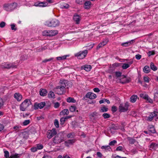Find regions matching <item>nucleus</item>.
Returning a JSON list of instances; mask_svg holds the SVG:
<instances>
[{
    "mask_svg": "<svg viewBox=\"0 0 158 158\" xmlns=\"http://www.w3.org/2000/svg\"><path fill=\"white\" fill-rule=\"evenodd\" d=\"M19 156V155L18 154L15 153V154L13 155L10 156V158H18Z\"/></svg>",
    "mask_w": 158,
    "mask_h": 158,
    "instance_id": "nucleus-44",
    "label": "nucleus"
},
{
    "mask_svg": "<svg viewBox=\"0 0 158 158\" xmlns=\"http://www.w3.org/2000/svg\"><path fill=\"white\" fill-rule=\"evenodd\" d=\"M137 96L136 95H132L130 98V101L132 103H134L136 101Z\"/></svg>",
    "mask_w": 158,
    "mask_h": 158,
    "instance_id": "nucleus-24",
    "label": "nucleus"
},
{
    "mask_svg": "<svg viewBox=\"0 0 158 158\" xmlns=\"http://www.w3.org/2000/svg\"><path fill=\"white\" fill-rule=\"evenodd\" d=\"M1 67L2 68L9 69L10 68H16V66L13 65L12 64H8L6 63L4 64L1 65Z\"/></svg>",
    "mask_w": 158,
    "mask_h": 158,
    "instance_id": "nucleus-14",
    "label": "nucleus"
},
{
    "mask_svg": "<svg viewBox=\"0 0 158 158\" xmlns=\"http://www.w3.org/2000/svg\"><path fill=\"white\" fill-rule=\"evenodd\" d=\"M59 21L57 19H53L50 21H46L45 25L48 27H55L59 26Z\"/></svg>",
    "mask_w": 158,
    "mask_h": 158,
    "instance_id": "nucleus-2",
    "label": "nucleus"
},
{
    "mask_svg": "<svg viewBox=\"0 0 158 158\" xmlns=\"http://www.w3.org/2000/svg\"><path fill=\"white\" fill-rule=\"evenodd\" d=\"M88 53V51L87 50L82 51H80L75 54V56L77 57V59H81L85 57Z\"/></svg>",
    "mask_w": 158,
    "mask_h": 158,
    "instance_id": "nucleus-5",
    "label": "nucleus"
},
{
    "mask_svg": "<svg viewBox=\"0 0 158 158\" xmlns=\"http://www.w3.org/2000/svg\"><path fill=\"white\" fill-rule=\"evenodd\" d=\"M139 96L141 98H142L145 100L147 98H148V95L145 93H144L140 94Z\"/></svg>",
    "mask_w": 158,
    "mask_h": 158,
    "instance_id": "nucleus-35",
    "label": "nucleus"
},
{
    "mask_svg": "<svg viewBox=\"0 0 158 158\" xmlns=\"http://www.w3.org/2000/svg\"><path fill=\"white\" fill-rule=\"evenodd\" d=\"M91 3L90 1L85 2L84 3V8L86 9H88L90 7Z\"/></svg>",
    "mask_w": 158,
    "mask_h": 158,
    "instance_id": "nucleus-23",
    "label": "nucleus"
},
{
    "mask_svg": "<svg viewBox=\"0 0 158 158\" xmlns=\"http://www.w3.org/2000/svg\"><path fill=\"white\" fill-rule=\"evenodd\" d=\"M130 67L129 65L128 64L126 63H124L122 66V68L123 69H126Z\"/></svg>",
    "mask_w": 158,
    "mask_h": 158,
    "instance_id": "nucleus-40",
    "label": "nucleus"
},
{
    "mask_svg": "<svg viewBox=\"0 0 158 158\" xmlns=\"http://www.w3.org/2000/svg\"><path fill=\"white\" fill-rule=\"evenodd\" d=\"M31 102L30 100L25 99L20 106V110L22 111H25L27 108L31 104Z\"/></svg>",
    "mask_w": 158,
    "mask_h": 158,
    "instance_id": "nucleus-1",
    "label": "nucleus"
},
{
    "mask_svg": "<svg viewBox=\"0 0 158 158\" xmlns=\"http://www.w3.org/2000/svg\"><path fill=\"white\" fill-rule=\"evenodd\" d=\"M66 89L60 86H58L55 88V92L58 94H63L65 92Z\"/></svg>",
    "mask_w": 158,
    "mask_h": 158,
    "instance_id": "nucleus-7",
    "label": "nucleus"
},
{
    "mask_svg": "<svg viewBox=\"0 0 158 158\" xmlns=\"http://www.w3.org/2000/svg\"><path fill=\"white\" fill-rule=\"evenodd\" d=\"M45 105V103L44 102H42L40 103H35L34 106V108L35 110H37L38 108L41 109Z\"/></svg>",
    "mask_w": 158,
    "mask_h": 158,
    "instance_id": "nucleus-10",
    "label": "nucleus"
},
{
    "mask_svg": "<svg viewBox=\"0 0 158 158\" xmlns=\"http://www.w3.org/2000/svg\"><path fill=\"white\" fill-rule=\"evenodd\" d=\"M76 2L80 4H82L84 2V0H76Z\"/></svg>",
    "mask_w": 158,
    "mask_h": 158,
    "instance_id": "nucleus-54",
    "label": "nucleus"
},
{
    "mask_svg": "<svg viewBox=\"0 0 158 158\" xmlns=\"http://www.w3.org/2000/svg\"><path fill=\"white\" fill-rule=\"evenodd\" d=\"M30 122V121L29 120H25L23 123V125L26 126L28 125L29 123Z\"/></svg>",
    "mask_w": 158,
    "mask_h": 158,
    "instance_id": "nucleus-52",
    "label": "nucleus"
},
{
    "mask_svg": "<svg viewBox=\"0 0 158 158\" xmlns=\"http://www.w3.org/2000/svg\"><path fill=\"white\" fill-rule=\"evenodd\" d=\"M108 41L107 40H105L102 42L100 43L97 46V49L98 50L106 45Z\"/></svg>",
    "mask_w": 158,
    "mask_h": 158,
    "instance_id": "nucleus-18",
    "label": "nucleus"
},
{
    "mask_svg": "<svg viewBox=\"0 0 158 158\" xmlns=\"http://www.w3.org/2000/svg\"><path fill=\"white\" fill-rule=\"evenodd\" d=\"M102 116L104 118H107L110 117V115L106 113L103 114H102Z\"/></svg>",
    "mask_w": 158,
    "mask_h": 158,
    "instance_id": "nucleus-41",
    "label": "nucleus"
},
{
    "mask_svg": "<svg viewBox=\"0 0 158 158\" xmlns=\"http://www.w3.org/2000/svg\"><path fill=\"white\" fill-rule=\"evenodd\" d=\"M56 131L55 129H53L52 130H48L47 133V138L49 139H50L53 136L56 135Z\"/></svg>",
    "mask_w": 158,
    "mask_h": 158,
    "instance_id": "nucleus-8",
    "label": "nucleus"
},
{
    "mask_svg": "<svg viewBox=\"0 0 158 158\" xmlns=\"http://www.w3.org/2000/svg\"><path fill=\"white\" fill-rule=\"evenodd\" d=\"M69 5L67 4H64L62 5H61V8H62L67 9L69 8Z\"/></svg>",
    "mask_w": 158,
    "mask_h": 158,
    "instance_id": "nucleus-45",
    "label": "nucleus"
},
{
    "mask_svg": "<svg viewBox=\"0 0 158 158\" xmlns=\"http://www.w3.org/2000/svg\"><path fill=\"white\" fill-rule=\"evenodd\" d=\"M69 112L68 109H65L60 112V114L64 115H67L68 114Z\"/></svg>",
    "mask_w": 158,
    "mask_h": 158,
    "instance_id": "nucleus-29",
    "label": "nucleus"
},
{
    "mask_svg": "<svg viewBox=\"0 0 158 158\" xmlns=\"http://www.w3.org/2000/svg\"><path fill=\"white\" fill-rule=\"evenodd\" d=\"M120 82L122 84H125L130 82V78L129 77H127L124 75H122L121 78L120 79Z\"/></svg>",
    "mask_w": 158,
    "mask_h": 158,
    "instance_id": "nucleus-9",
    "label": "nucleus"
},
{
    "mask_svg": "<svg viewBox=\"0 0 158 158\" xmlns=\"http://www.w3.org/2000/svg\"><path fill=\"white\" fill-rule=\"evenodd\" d=\"M3 105V102L2 98H0V109Z\"/></svg>",
    "mask_w": 158,
    "mask_h": 158,
    "instance_id": "nucleus-64",
    "label": "nucleus"
},
{
    "mask_svg": "<svg viewBox=\"0 0 158 158\" xmlns=\"http://www.w3.org/2000/svg\"><path fill=\"white\" fill-rule=\"evenodd\" d=\"M127 139L129 141V144L131 145L134 144L136 141L135 139L129 137H127Z\"/></svg>",
    "mask_w": 158,
    "mask_h": 158,
    "instance_id": "nucleus-25",
    "label": "nucleus"
},
{
    "mask_svg": "<svg viewBox=\"0 0 158 158\" xmlns=\"http://www.w3.org/2000/svg\"><path fill=\"white\" fill-rule=\"evenodd\" d=\"M117 110V108L116 106H113L112 107V111L113 112H115Z\"/></svg>",
    "mask_w": 158,
    "mask_h": 158,
    "instance_id": "nucleus-61",
    "label": "nucleus"
},
{
    "mask_svg": "<svg viewBox=\"0 0 158 158\" xmlns=\"http://www.w3.org/2000/svg\"><path fill=\"white\" fill-rule=\"evenodd\" d=\"M158 145L154 143H152L150 145V148L152 149L155 150L158 147Z\"/></svg>",
    "mask_w": 158,
    "mask_h": 158,
    "instance_id": "nucleus-28",
    "label": "nucleus"
},
{
    "mask_svg": "<svg viewBox=\"0 0 158 158\" xmlns=\"http://www.w3.org/2000/svg\"><path fill=\"white\" fill-rule=\"evenodd\" d=\"M143 80L145 82L148 83L149 82V78L147 76H145L143 77Z\"/></svg>",
    "mask_w": 158,
    "mask_h": 158,
    "instance_id": "nucleus-53",
    "label": "nucleus"
},
{
    "mask_svg": "<svg viewBox=\"0 0 158 158\" xmlns=\"http://www.w3.org/2000/svg\"><path fill=\"white\" fill-rule=\"evenodd\" d=\"M76 141L75 139H70L65 141V145L68 147H69V144H73Z\"/></svg>",
    "mask_w": 158,
    "mask_h": 158,
    "instance_id": "nucleus-17",
    "label": "nucleus"
},
{
    "mask_svg": "<svg viewBox=\"0 0 158 158\" xmlns=\"http://www.w3.org/2000/svg\"><path fill=\"white\" fill-rule=\"evenodd\" d=\"M156 130L152 125H151L149 127V132L152 133H154L156 132Z\"/></svg>",
    "mask_w": 158,
    "mask_h": 158,
    "instance_id": "nucleus-26",
    "label": "nucleus"
},
{
    "mask_svg": "<svg viewBox=\"0 0 158 158\" xmlns=\"http://www.w3.org/2000/svg\"><path fill=\"white\" fill-rule=\"evenodd\" d=\"M129 106V103L127 102L124 104H120L119 106V110L121 112H124L128 110Z\"/></svg>",
    "mask_w": 158,
    "mask_h": 158,
    "instance_id": "nucleus-6",
    "label": "nucleus"
},
{
    "mask_svg": "<svg viewBox=\"0 0 158 158\" xmlns=\"http://www.w3.org/2000/svg\"><path fill=\"white\" fill-rule=\"evenodd\" d=\"M117 143V141L115 140H114L110 142L109 143V146H114L115 144Z\"/></svg>",
    "mask_w": 158,
    "mask_h": 158,
    "instance_id": "nucleus-47",
    "label": "nucleus"
},
{
    "mask_svg": "<svg viewBox=\"0 0 158 158\" xmlns=\"http://www.w3.org/2000/svg\"><path fill=\"white\" fill-rule=\"evenodd\" d=\"M60 106V104L58 102L54 103V107L55 108H58Z\"/></svg>",
    "mask_w": 158,
    "mask_h": 158,
    "instance_id": "nucleus-63",
    "label": "nucleus"
},
{
    "mask_svg": "<svg viewBox=\"0 0 158 158\" xmlns=\"http://www.w3.org/2000/svg\"><path fill=\"white\" fill-rule=\"evenodd\" d=\"M53 59V58H50V59H45L44 60H43L42 61V62H44V63H46V62L50 61H51V60H52Z\"/></svg>",
    "mask_w": 158,
    "mask_h": 158,
    "instance_id": "nucleus-62",
    "label": "nucleus"
},
{
    "mask_svg": "<svg viewBox=\"0 0 158 158\" xmlns=\"http://www.w3.org/2000/svg\"><path fill=\"white\" fill-rule=\"evenodd\" d=\"M14 98L18 102L21 101L22 98V95L19 93H15L14 95Z\"/></svg>",
    "mask_w": 158,
    "mask_h": 158,
    "instance_id": "nucleus-15",
    "label": "nucleus"
},
{
    "mask_svg": "<svg viewBox=\"0 0 158 158\" xmlns=\"http://www.w3.org/2000/svg\"><path fill=\"white\" fill-rule=\"evenodd\" d=\"M48 92L45 89H41L40 90V94L42 96H45L47 95Z\"/></svg>",
    "mask_w": 158,
    "mask_h": 158,
    "instance_id": "nucleus-20",
    "label": "nucleus"
},
{
    "mask_svg": "<svg viewBox=\"0 0 158 158\" xmlns=\"http://www.w3.org/2000/svg\"><path fill=\"white\" fill-rule=\"evenodd\" d=\"M85 97L90 99H94L96 98L97 96L96 94L93 93L89 92L86 94Z\"/></svg>",
    "mask_w": 158,
    "mask_h": 158,
    "instance_id": "nucleus-13",
    "label": "nucleus"
},
{
    "mask_svg": "<svg viewBox=\"0 0 158 158\" xmlns=\"http://www.w3.org/2000/svg\"><path fill=\"white\" fill-rule=\"evenodd\" d=\"M150 68L152 70L154 71L156 70L157 69L154 64L152 62H151L150 63Z\"/></svg>",
    "mask_w": 158,
    "mask_h": 158,
    "instance_id": "nucleus-34",
    "label": "nucleus"
},
{
    "mask_svg": "<svg viewBox=\"0 0 158 158\" xmlns=\"http://www.w3.org/2000/svg\"><path fill=\"white\" fill-rule=\"evenodd\" d=\"M108 110V108L105 106H103L101 108L100 111L102 112H106Z\"/></svg>",
    "mask_w": 158,
    "mask_h": 158,
    "instance_id": "nucleus-39",
    "label": "nucleus"
},
{
    "mask_svg": "<svg viewBox=\"0 0 158 158\" xmlns=\"http://www.w3.org/2000/svg\"><path fill=\"white\" fill-rule=\"evenodd\" d=\"M102 149H104L105 151H110L111 148L109 145L103 146L101 147Z\"/></svg>",
    "mask_w": 158,
    "mask_h": 158,
    "instance_id": "nucleus-27",
    "label": "nucleus"
},
{
    "mask_svg": "<svg viewBox=\"0 0 158 158\" xmlns=\"http://www.w3.org/2000/svg\"><path fill=\"white\" fill-rule=\"evenodd\" d=\"M67 101L68 102L75 103L76 102V100L73 98L69 97L67 99Z\"/></svg>",
    "mask_w": 158,
    "mask_h": 158,
    "instance_id": "nucleus-33",
    "label": "nucleus"
},
{
    "mask_svg": "<svg viewBox=\"0 0 158 158\" xmlns=\"http://www.w3.org/2000/svg\"><path fill=\"white\" fill-rule=\"evenodd\" d=\"M143 71L146 73H148L150 71V69L148 66H145L143 68Z\"/></svg>",
    "mask_w": 158,
    "mask_h": 158,
    "instance_id": "nucleus-31",
    "label": "nucleus"
},
{
    "mask_svg": "<svg viewBox=\"0 0 158 158\" xmlns=\"http://www.w3.org/2000/svg\"><path fill=\"white\" fill-rule=\"evenodd\" d=\"M37 149L38 150H41L43 148V146L41 144H38L36 145Z\"/></svg>",
    "mask_w": 158,
    "mask_h": 158,
    "instance_id": "nucleus-37",
    "label": "nucleus"
},
{
    "mask_svg": "<svg viewBox=\"0 0 158 158\" xmlns=\"http://www.w3.org/2000/svg\"><path fill=\"white\" fill-rule=\"evenodd\" d=\"M48 96L49 98H54L55 95L52 91H50L48 94Z\"/></svg>",
    "mask_w": 158,
    "mask_h": 158,
    "instance_id": "nucleus-36",
    "label": "nucleus"
},
{
    "mask_svg": "<svg viewBox=\"0 0 158 158\" xmlns=\"http://www.w3.org/2000/svg\"><path fill=\"white\" fill-rule=\"evenodd\" d=\"M135 42V40H131V41L129 42H125L124 43H123L121 45L123 46L127 47L128 45H130L132 43H134Z\"/></svg>",
    "mask_w": 158,
    "mask_h": 158,
    "instance_id": "nucleus-22",
    "label": "nucleus"
},
{
    "mask_svg": "<svg viewBox=\"0 0 158 158\" xmlns=\"http://www.w3.org/2000/svg\"><path fill=\"white\" fill-rule=\"evenodd\" d=\"M17 6V4L14 2L11 4H5L4 5L5 10L7 11H12L16 8Z\"/></svg>",
    "mask_w": 158,
    "mask_h": 158,
    "instance_id": "nucleus-3",
    "label": "nucleus"
},
{
    "mask_svg": "<svg viewBox=\"0 0 158 158\" xmlns=\"http://www.w3.org/2000/svg\"><path fill=\"white\" fill-rule=\"evenodd\" d=\"M54 125L56 127H59V122L57 119H55L54 121Z\"/></svg>",
    "mask_w": 158,
    "mask_h": 158,
    "instance_id": "nucleus-50",
    "label": "nucleus"
},
{
    "mask_svg": "<svg viewBox=\"0 0 158 158\" xmlns=\"http://www.w3.org/2000/svg\"><path fill=\"white\" fill-rule=\"evenodd\" d=\"M135 57L136 59L138 60H139L141 59V56L138 54L135 55Z\"/></svg>",
    "mask_w": 158,
    "mask_h": 158,
    "instance_id": "nucleus-60",
    "label": "nucleus"
},
{
    "mask_svg": "<svg viewBox=\"0 0 158 158\" xmlns=\"http://www.w3.org/2000/svg\"><path fill=\"white\" fill-rule=\"evenodd\" d=\"M48 5V3L45 2H39V7H45L47 6Z\"/></svg>",
    "mask_w": 158,
    "mask_h": 158,
    "instance_id": "nucleus-30",
    "label": "nucleus"
},
{
    "mask_svg": "<svg viewBox=\"0 0 158 158\" xmlns=\"http://www.w3.org/2000/svg\"><path fill=\"white\" fill-rule=\"evenodd\" d=\"M146 100H147V101H148V102L152 103L153 102V100L152 99L150 98L148 96V98H147L145 99Z\"/></svg>",
    "mask_w": 158,
    "mask_h": 158,
    "instance_id": "nucleus-59",
    "label": "nucleus"
},
{
    "mask_svg": "<svg viewBox=\"0 0 158 158\" xmlns=\"http://www.w3.org/2000/svg\"><path fill=\"white\" fill-rule=\"evenodd\" d=\"M10 26L12 30L15 31L17 30V28L15 27V25L14 24H11Z\"/></svg>",
    "mask_w": 158,
    "mask_h": 158,
    "instance_id": "nucleus-46",
    "label": "nucleus"
},
{
    "mask_svg": "<svg viewBox=\"0 0 158 158\" xmlns=\"http://www.w3.org/2000/svg\"><path fill=\"white\" fill-rule=\"evenodd\" d=\"M69 55H64L62 56H59L56 57L57 60H65L66 59L67 57L69 56Z\"/></svg>",
    "mask_w": 158,
    "mask_h": 158,
    "instance_id": "nucleus-32",
    "label": "nucleus"
},
{
    "mask_svg": "<svg viewBox=\"0 0 158 158\" xmlns=\"http://www.w3.org/2000/svg\"><path fill=\"white\" fill-rule=\"evenodd\" d=\"M75 134L74 133H70L68 134L67 135V137L68 138H73L75 136Z\"/></svg>",
    "mask_w": 158,
    "mask_h": 158,
    "instance_id": "nucleus-38",
    "label": "nucleus"
},
{
    "mask_svg": "<svg viewBox=\"0 0 158 158\" xmlns=\"http://www.w3.org/2000/svg\"><path fill=\"white\" fill-rule=\"evenodd\" d=\"M31 150L32 152H34L36 151L37 150V149L36 146H35L31 148Z\"/></svg>",
    "mask_w": 158,
    "mask_h": 158,
    "instance_id": "nucleus-58",
    "label": "nucleus"
},
{
    "mask_svg": "<svg viewBox=\"0 0 158 158\" xmlns=\"http://www.w3.org/2000/svg\"><path fill=\"white\" fill-rule=\"evenodd\" d=\"M115 74L116 76L117 77H121L122 75H121L122 74V73L120 72H115Z\"/></svg>",
    "mask_w": 158,
    "mask_h": 158,
    "instance_id": "nucleus-48",
    "label": "nucleus"
},
{
    "mask_svg": "<svg viewBox=\"0 0 158 158\" xmlns=\"http://www.w3.org/2000/svg\"><path fill=\"white\" fill-rule=\"evenodd\" d=\"M76 107L75 106H71L69 108V110L70 111L73 112L75 111Z\"/></svg>",
    "mask_w": 158,
    "mask_h": 158,
    "instance_id": "nucleus-43",
    "label": "nucleus"
},
{
    "mask_svg": "<svg viewBox=\"0 0 158 158\" xmlns=\"http://www.w3.org/2000/svg\"><path fill=\"white\" fill-rule=\"evenodd\" d=\"M123 147L121 146H119L116 149V150L117 151H123Z\"/></svg>",
    "mask_w": 158,
    "mask_h": 158,
    "instance_id": "nucleus-56",
    "label": "nucleus"
},
{
    "mask_svg": "<svg viewBox=\"0 0 158 158\" xmlns=\"http://www.w3.org/2000/svg\"><path fill=\"white\" fill-rule=\"evenodd\" d=\"M65 121V118H60V123L61 125H63L64 124Z\"/></svg>",
    "mask_w": 158,
    "mask_h": 158,
    "instance_id": "nucleus-49",
    "label": "nucleus"
},
{
    "mask_svg": "<svg viewBox=\"0 0 158 158\" xmlns=\"http://www.w3.org/2000/svg\"><path fill=\"white\" fill-rule=\"evenodd\" d=\"M64 139L62 138H60L58 135H56L54 138L53 139V142L56 144H58L63 141Z\"/></svg>",
    "mask_w": 158,
    "mask_h": 158,
    "instance_id": "nucleus-12",
    "label": "nucleus"
},
{
    "mask_svg": "<svg viewBox=\"0 0 158 158\" xmlns=\"http://www.w3.org/2000/svg\"><path fill=\"white\" fill-rule=\"evenodd\" d=\"M153 118H154L153 117V115L152 114V113L149 116V120L150 121H152L153 119Z\"/></svg>",
    "mask_w": 158,
    "mask_h": 158,
    "instance_id": "nucleus-57",
    "label": "nucleus"
},
{
    "mask_svg": "<svg viewBox=\"0 0 158 158\" xmlns=\"http://www.w3.org/2000/svg\"><path fill=\"white\" fill-rule=\"evenodd\" d=\"M80 16L77 15H75L73 16V20L77 24H79L80 20Z\"/></svg>",
    "mask_w": 158,
    "mask_h": 158,
    "instance_id": "nucleus-21",
    "label": "nucleus"
},
{
    "mask_svg": "<svg viewBox=\"0 0 158 158\" xmlns=\"http://www.w3.org/2000/svg\"><path fill=\"white\" fill-rule=\"evenodd\" d=\"M92 67L90 65H86L84 66H82L81 67V69H84L86 71H89L91 69Z\"/></svg>",
    "mask_w": 158,
    "mask_h": 158,
    "instance_id": "nucleus-19",
    "label": "nucleus"
},
{
    "mask_svg": "<svg viewBox=\"0 0 158 158\" xmlns=\"http://www.w3.org/2000/svg\"><path fill=\"white\" fill-rule=\"evenodd\" d=\"M60 86L63 87L65 89H68L69 88V82L67 80H60Z\"/></svg>",
    "mask_w": 158,
    "mask_h": 158,
    "instance_id": "nucleus-11",
    "label": "nucleus"
},
{
    "mask_svg": "<svg viewBox=\"0 0 158 158\" xmlns=\"http://www.w3.org/2000/svg\"><path fill=\"white\" fill-rule=\"evenodd\" d=\"M99 114L96 112H94L90 115V118L92 119H94L95 120H96L98 119V117L99 116Z\"/></svg>",
    "mask_w": 158,
    "mask_h": 158,
    "instance_id": "nucleus-16",
    "label": "nucleus"
},
{
    "mask_svg": "<svg viewBox=\"0 0 158 158\" xmlns=\"http://www.w3.org/2000/svg\"><path fill=\"white\" fill-rule=\"evenodd\" d=\"M154 117H155L156 118H158V112L155 111L152 113Z\"/></svg>",
    "mask_w": 158,
    "mask_h": 158,
    "instance_id": "nucleus-42",
    "label": "nucleus"
},
{
    "mask_svg": "<svg viewBox=\"0 0 158 158\" xmlns=\"http://www.w3.org/2000/svg\"><path fill=\"white\" fill-rule=\"evenodd\" d=\"M58 34L56 30H45L42 32V35L44 36L51 37L54 36Z\"/></svg>",
    "mask_w": 158,
    "mask_h": 158,
    "instance_id": "nucleus-4",
    "label": "nucleus"
},
{
    "mask_svg": "<svg viewBox=\"0 0 158 158\" xmlns=\"http://www.w3.org/2000/svg\"><path fill=\"white\" fill-rule=\"evenodd\" d=\"M4 156L6 158H8L9 157V152L7 151H4Z\"/></svg>",
    "mask_w": 158,
    "mask_h": 158,
    "instance_id": "nucleus-51",
    "label": "nucleus"
},
{
    "mask_svg": "<svg viewBox=\"0 0 158 158\" xmlns=\"http://www.w3.org/2000/svg\"><path fill=\"white\" fill-rule=\"evenodd\" d=\"M6 25V23L3 21L2 22L0 23V27L1 28L4 27Z\"/></svg>",
    "mask_w": 158,
    "mask_h": 158,
    "instance_id": "nucleus-55",
    "label": "nucleus"
}]
</instances>
